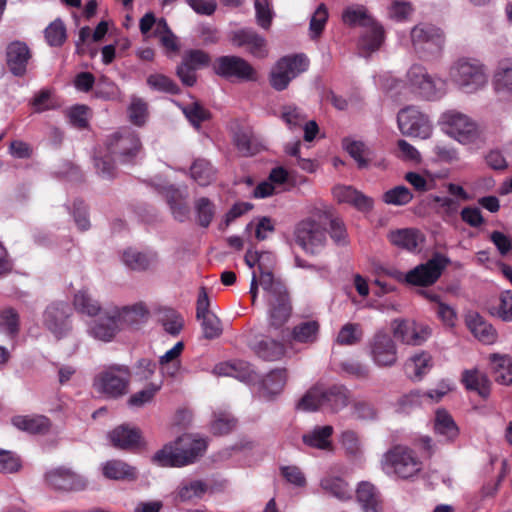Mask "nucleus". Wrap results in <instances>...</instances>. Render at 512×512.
Masks as SVG:
<instances>
[{
    "label": "nucleus",
    "mask_w": 512,
    "mask_h": 512,
    "mask_svg": "<svg viewBox=\"0 0 512 512\" xmlns=\"http://www.w3.org/2000/svg\"><path fill=\"white\" fill-rule=\"evenodd\" d=\"M268 254H259L258 251L247 250L244 261L249 268L257 266L259 283L264 291V298L268 306L269 324L274 328L282 327L291 315V304L286 286L269 271L264 265Z\"/></svg>",
    "instance_id": "1"
},
{
    "label": "nucleus",
    "mask_w": 512,
    "mask_h": 512,
    "mask_svg": "<svg viewBox=\"0 0 512 512\" xmlns=\"http://www.w3.org/2000/svg\"><path fill=\"white\" fill-rule=\"evenodd\" d=\"M207 442L190 434H184L174 443L158 450L152 460L162 467H182L194 463L206 450Z\"/></svg>",
    "instance_id": "2"
},
{
    "label": "nucleus",
    "mask_w": 512,
    "mask_h": 512,
    "mask_svg": "<svg viewBox=\"0 0 512 512\" xmlns=\"http://www.w3.org/2000/svg\"><path fill=\"white\" fill-rule=\"evenodd\" d=\"M342 21L348 26H361L366 29L358 42L361 54L366 56L379 49L384 41L383 27L368 14L363 5H351L342 12Z\"/></svg>",
    "instance_id": "3"
},
{
    "label": "nucleus",
    "mask_w": 512,
    "mask_h": 512,
    "mask_svg": "<svg viewBox=\"0 0 512 512\" xmlns=\"http://www.w3.org/2000/svg\"><path fill=\"white\" fill-rule=\"evenodd\" d=\"M452 82L465 93H475L488 83L486 66L477 59L460 58L449 70Z\"/></svg>",
    "instance_id": "4"
},
{
    "label": "nucleus",
    "mask_w": 512,
    "mask_h": 512,
    "mask_svg": "<svg viewBox=\"0 0 512 512\" xmlns=\"http://www.w3.org/2000/svg\"><path fill=\"white\" fill-rule=\"evenodd\" d=\"M410 40L414 52L420 59L432 60L441 55L445 44V35L439 27L422 22L411 29Z\"/></svg>",
    "instance_id": "5"
},
{
    "label": "nucleus",
    "mask_w": 512,
    "mask_h": 512,
    "mask_svg": "<svg viewBox=\"0 0 512 512\" xmlns=\"http://www.w3.org/2000/svg\"><path fill=\"white\" fill-rule=\"evenodd\" d=\"M406 82L413 93L426 100H439L446 94V81L430 75L421 64H413L408 69Z\"/></svg>",
    "instance_id": "6"
},
{
    "label": "nucleus",
    "mask_w": 512,
    "mask_h": 512,
    "mask_svg": "<svg viewBox=\"0 0 512 512\" xmlns=\"http://www.w3.org/2000/svg\"><path fill=\"white\" fill-rule=\"evenodd\" d=\"M439 124L447 135L461 144L473 143L480 136L477 123L456 109L443 112L439 118Z\"/></svg>",
    "instance_id": "7"
},
{
    "label": "nucleus",
    "mask_w": 512,
    "mask_h": 512,
    "mask_svg": "<svg viewBox=\"0 0 512 512\" xmlns=\"http://www.w3.org/2000/svg\"><path fill=\"white\" fill-rule=\"evenodd\" d=\"M130 369L125 365H110L94 378L93 386L107 398H119L127 393Z\"/></svg>",
    "instance_id": "8"
},
{
    "label": "nucleus",
    "mask_w": 512,
    "mask_h": 512,
    "mask_svg": "<svg viewBox=\"0 0 512 512\" xmlns=\"http://www.w3.org/2000/svg\"><path fill=\"white\" fill-rule=\"evenodd\" d=\"M382 466L387 474L406 479L416 475L421 470L422 463L413 450L397 445L384 454Z\"/></svg>",
    "instance_id": "9"
},
{
    "label": "nucleus",
    "mask_w": 512,
    "mask_h": 512,
    "mask_svg": "<svg viewBox=\"0 0 512 512\" xmlns=\"http://www.w3.org/2000/svg\"><path fill=\"white\" fill-rule=\"evenodd\" d=\"M309 61L303 54L284 56L272 67L269 82L276 91L285 90L289 83L308 68Z\"/></svg>",
    "instance_id": "10"
},
{
    "label": "nucleus",
    "mask_w": 512,
    "mask_h": 512,
    "mask_svg": "<svg viewBox=\"0 0 512 512\" xmlns=\"http://www.w3.org/2000/svg\"><path fill=\"white\" fill-rule=\"evenodd\" d=\"M295 241L306 253L318 254L327 242L326 229L312 218L300 221L294 230Z\"/></svg>",
    "instance_id": "11"
},
{
    "label": "nucleus",
    "mask_w": 512,
    "mask_h": 512,
    "mask_svg": "<svg viewBox=\"0 0 512 512\" xmlns=\"http://www.w3.org/2000/svg\"><path fill=\"white\" fill-rule=\"evenodd\" d=\"M368 355L380 368L392 367L397 363L398 351L393 338L384 331L376 332L367 343Z\"/></svg>",
    "instance_id": "12"
},
{
    "label": "nucleus",
    "mask_w": 512,
    "mask_h": 512,
    "mask_svg": "<svg viewBox=\"0 0 512 512\" xmlns=\"http://www.w3.org/2000/svg\"><path fill=\"white\" fill-rule=\"evenodd\" d=\"M141 149L138 135L129 128L122 129L110 136L107 151L119 162L128 163L135 158Z\"/></svg>",
    "instance_id": "13"
},
{
    "label": "nucleus",
    "mask_w": 512,
    "mask_h": 512,
    "mask_svg": "<svg viewBox=\"0 0 512 512\" xmlns=\"http://www.w3.org/2000/svg\"><path fill=\"white\" fill-rule=\"evenodd\" d=\"M397 123L403 135L427 139L432 134L433 126L429 117L414 106L401 109Z\"/></svg>",
    "instance_id": "14"
},
{
    "label": "nucleus",
    "mask_w": 512,
    "mask_h": 512,
    "mask_svg": "<svg viewBox=\"0 0 512 512\" xmlns=\"http://www.w3.org/2000/svg\"><path fill=\"white\" fill-rule=\"evenodd\" d=\"M450 260L442 254H435L426 263H422L405 274V282L414 286H429L441 276Z\"/></svg>",
    "instance_id": "15"
},
{
    "label": "nucleus",
    "mask_w": 512,
    "mask_h": 512,
    "mask_svg": "<svg viewBox=\"0 0 512 512\" xmlns=\"http://www.w3.org/2000/svg\"><path fill=\"white\" fill-rule=\"evenodd\" d=\"M72 310L68 303L63 301L53 302L46 307L43 312L42 322L44 327L61 339L68 335L72 329L71 325Z\"/></svg>",
    "instance_id": "16"
},
{
    "label": "nucleus",
    "mask_w": 512,
    "mask_h": 512,
    "mask_svg": "<svg viewBox=\"0 0 512 512\" xmlns=\"http://www.w3.org/2000/svg\"><path fill=\"white\" fill-rule=\"evenodd\" d=\"M214 72L226 79L239 81H255L257 73L252 65L238 56H220L213 64Z\"/></svg>",
    "instance_id": "17"
},
{
    "label": "nucleus",
    "mask_w": 512,
    "mask_h": 512,
    "mask_svg": "<svg viewBox=\"0 0 512 512\" xmlns=\"http://www.w3.org/2000/svg\"><path fill=\"white\" fill-rule=\"evenodd\" d=\"M396 339L407 345H422L431 336L428 325L418 323L411 319H395L391 324Z\"/></svg>",
    "instance_id": "18"
},
{
    "label": "nucleus",
    "mask_w": 512,
    "mask_h": 512,
    "mask_svg": "<svg viewBox=\"0 0 512 512\" xmlns=\"http://www.w3.org/2000/svg\"><path fill=\"white\" fill-rule=\"evenodd\" d=\"M47 484L55 490L80 491L87 486L86 478L70 467L59 466L45 474Z\"/></svg>",
    "instance_id": "19"
},
{
    "label": "nucleus",
    "mask_w": 512,
    "mask_h": 512,
    "mask_svg": "<svg viewBox=\"0 0 512 512\" xmlns=\"http://www.w3.org/2000/svg\"><path fill=\"white\" fill-rule=\"evenodd\" d=\"M231 40L235 46L245 47L256 58L262 59L268 55L265 38L251 28L235 31Z\"/></svg>",
    "instance_id": "20"
},
{
    "label": "nucleus",
    "mask_w": 512,
    "mask_h": 512,
    "mask_svg": "<svg viewBox=\"0 0 512 512\" xmlns=\"http://www.w3.org/2000/svg\"><path fill=\"white\" fill-rule=\"evenodd\" d=\"M30 58V49L24 42L14 41L7 46V66L14 76L22 77L26 74Z\"/></svg>",
    "instance_id": "21"
},
{
    "label": "nucleus",
    "mask_w": 512,
    "mask_h": 512,
    "mask_svg": "<svg viewBox=\"0 0 512 512\" xmlns=\"http://www.w3.org/2000/svg\"><path fill=\"white\" fill-rule=\"evenodd\" d=\"M465 323L473 336L485 345L496 342L498 334L496 329L479 313L470 311L465 316Z\"/></svg>",
    "instance_id": "22"
},
{
    "label": "nucleus",
    "mask_w": 512,
    "mask_h": 512,
    "mask_svg": "<svg viewBox=\"0 0 512 512\" xmlns=\"http://www.w3.org/2000/svg\"><path fill=\"white\" fill-rule=\"evenodd\" d=\"M351 396L350 390L341 384L323 387L324 408L338 413L351 404Z\"/></svg>",
    "instance_id": "23"
},
{
    "label": "nucleus",
    "mask_w": 512,
    "mask_h": 512,
    "mask_svg": "<svg viewBox=\"0 0 512 512\" xmlns=\"http://www.w3.org/2000/svg\"><path fill=\"white\" fill-rule=\"evenodd\" d=\"M492 84L500 97L512 96V58H505L498 62L494 71Z\"/></svg>",
    "instance_id": "24"
},
{
    "label": "nucleus",
    "mask_w": 512,
    "mask_h": 512,
    "mask_svg": "<svg viewBox=\"0 0 512 512\" xmlns=\"http://www.w3.org/2000/svg\"><path fill=\"white\" fill-rule=\"evenodd\" d=\"M120 329L124 327L137 328L148 319V310L142 304L138 303L133 306H126L113 311Z\"/></svg>",
    "instance_id": "25"
},
{
    "label": "nucleus",
    "mask_w": 512,
    "mask_h": 512,
    "mask_svg": "<svg viewBox=\"0 0 512 512\" xmlns=\"http://www.w3.org/2000/svg\"><path fill=\"white\" fill-rule=\"evenodd\" d=\"M333 195L339 203H349L360 211H369L373 207L371 198L351 186L338 185L333 188Z\"/></svg>",
    "instance_id": "26"
},
{
    "label": "nucleus",
    "mask_w": 512,
    "mask_h": 512,
    "mask_svg": "<svg viewBox=\"0 0 512 512\" xmlns=\"http://www.w3.org/2000/svg\"><path fill=\"white\" fill-rule=\"evenodd\" d=\"M123 264L134 271H145L156 265L158 256L155 252H142L134 248L126 249L122 254Z\"/></svg>",
    "instance_id": "27"
},
{
    "label": "nucleus",
    "mask_w": 512,
    "mask_h": 512,
    "mask_svg": "<svg viewBox=\"0 0 512 512\" xmlns=\"http://www.w3.org/2000/svg\"><path fill=\"white\" fill-rule=\"evenodd\" d=\"M120 330V325L112 313L111 315H103L94 320L89 326V334L100 341H111L117 332Z\"/></svg>",
    "instance_id": "28"
},
{
    "label": "nucleus",
    "mask_w": 512,
    "mask_h": 512,
    "mask_svg": "<svg viewBox=\"0 0 512 512\" xmlns=\"http://www.w3.org/2000/svg\"><path fill=\"white\" fill-rule=\"evenodd\" d=\"M234 144L242 156H252L263 147L260 138L250 128H239L234 133Z\"/></svg>",
    "instance_id": "29"
},
{
    "label": "nucleus",
    "mask_w": 512,
    "mask_h": 512,
    "mask_svg": "<svg viewBox=\"0 0 512 512\" xmlns=\"http://www.w3.org/2000/svg\"><path fill=\"white\" fill-rule=\"evenodd\" d=\"M333 432L334 428L331 425L315 426L302 435V441L310 448L331 450Z\"/></svg>",
    "instance_id": "30"
},
{
    "label": "nucleus",
    "mask_w": 512,
    "mask_h": 512,
    "mask_svg": "<svg viewBox=\"0 0 512 512\" xmlns=\"http://www.w3.org/2000/svg\"><path fill=\"white\" fill-rule=\"evenodd\" d=\"M320 487L324 493L340 501L352 498V489L345 479L334 474H327L320 480Z\"/></svg>",
    "instance_id": "31"
},
{
    "label": "nucleus",
    "mask_w": 512,
    "mask_h": 512,
    "mask_svg": "<svg viewBox=\"0 0 512 512\" xmlns=\"http://www.w3.org/2000/svg\"><path fill=\"white\" fill-rule=\"evenodd\" d=\"M111 444L118 449L129 450L140 442V432L128 425H120L109 433Z\"/></svg>",
    "instance_id": "32"
},
{
    "label": "nucleus",
    "mask_w": 512,
    "mask_h": 512,
    "mask_svg": "<svg viewBox=\"0 0 512 512\" xmlns=\"http://www.w3.org/2000/svg\"><path fill=\"white\" fill-rule=\"evenodd\" d=\"M432 357L422 351L411 356L405 363V373L413 380H421L432 368Z\"/></svg>",
    "instance_id": "33"
},
{
    "label": "nucleus",
    "mask_w": 512,
    "mask_h": 512,
    "mask_svg": "<svg viewBox=\"0 0 512 512\" xmlns=\"http://www.w3.org/2000/svg\"><path fill=\"white\" fill-rule=\"evenodd\" d=\"M254 353L265 361H277L285 354V346L282 342L271 338H262L252 344Z\"/></svg>",
    "instance_id": "34"
},
{
    "label": "nucleus",
    "mask_w": 512,
    "mask_h": 512,
    "mask_svg": "<svg viewBox=\"0 0 512 512\" xmlns=\"http://www.w3.org/2000/svg\"><path fill=\"white\" fill-rule=\"evenodd\" d=\"M388 239L394 246L407 251H415L422 241V235L416 229L403 228L389 232Z\"/></svg>",
    "instance_id": "35"
},
{
    "label": "nucleus",
    "mask_w": 512,
    "mask_h": 512,
    "mask_svg": "<svg viewBox=\"0 0 512 512\" xmlns=\"http://www.w3.org/2000/svg\"><path fill=\"white\" fill-rule=\"evenodd\" d=\"M184 350V343L177 342L170 350L159 358V368L163 376L175 377L181 368L180 355Z\"/></svg>",
    "instance_id": "36"
},
{
    "label": "nucleus",
    "mask_w": 512,
    "mask_h": 512,
    "mask_svg": "<svg viewBox=\"0 0 512 512\" xmlns=\"http://www.w3.org/2000/svg\"><path fill=\"white\" fill-rule=\"evenodd\" d=\"M434 430L443 441H453L459 434L458 426L452 416L443 409H438L434 418Z\"/></svg>",
    "instance_id": "37"
},
{
    "label": "nucleus",
    "mask_w": 512,
    "mask_h": 512,
    "mask_svg": "<svg viewBox=\"0 0 512 512\" xmlns=\"http://www.w3.org/2000/svg\"><path fill=\"white\" fill-rule=\"evenodd\" d=\"M13 426L17 429L31 433L41 434L48 431L50 427V421L47 417L42 415L35 416H14L11 419Z\"/></svg>",
    "instance_id": "38"
},
{
    "label": "nucleus",
    "mask_w": 512,
    "mask_h": 512,
    "mask_svg": "<svg viewBox=\"0 0 512 512\" xmlns=\"http://www.w3.org/2000/svg\"><path fill=\"white\" fill-rule=\"evenodd\" d=\"M103 475L112 480H134L136 468L121 460H109L102 465Z\"/></svg>",
    "instance_id": "39"
},
{
    "label": "nucleus",
    "mask_w": 512,
    "mask_h": 512,
    "mask_svg": "<svg viewBox=\"0 0 512 512\" xmlns=\"http://www.w3.org/2000/svg\"><path fill=\"white\" fill-rule=\"evenodd\" d=\"M343 148L356 161L358 168H367L372 160V151L362 142L345 138L342 141Z\"/></svg>",
    "instance_id": "40"
},
{
    "label": "nucleus",
    "mask_w": 512,
    "mask_h": 512,
    "mask_svg": "<svg viewBox=\"0 0 512 512\" xmlns=\"http://www.w3.org/2000/svg\"><path fill=\"white\" fill-rule=\"evenodd\" d=\"M462 383L467 390L476 391L483 398L489 395V380L485 374L477 369L464 370L462 373Z\"/></svg>",
    "instance_id": "41"
},
{
    "label": "nucleus",
    "mask_w": 512,
    "mask_h": 512,
    "mask_svg": "<svg viewBox=\"0 0 512 512\" xmlns=\"http://www.w3.org/2000/svg\"><path fill=\"white\" fill-rule=\"evenodd\" d=\"M320 325L316 320H305L292 329L291 336L295 342L312 344L317 341Z\"/></svg>",
    "instance_id": "42"
},
{
    "label": "nucleus",
    "mask_w": 512,
    "mask_h": 512,
    "mask_svg": "<svg viewBox=\"0 0 512 512\" xmlns=\"http://www.w3.org/2000/svg\"><path fill=\"white\" fill-rule=\"evenodd\" d=\"M490 362L495 373L496 381L508 385L512 383V359L508 355L494 353Z\"/></svg>",
    "instance_id": "43"
},
{
    "label": "nucleus",
    "mask_w": 512,
    "mask_h": 512,
    "mask_svg": "<svg viewBox=\"0 0 512 512\" xmlns=\"http://www.w3.org/2000/svg\"><path fill=\"white\" fill-rule=\"evenodd\" d=\"M356 494L357 500L364 512H381L378 495L372 484L362 482L359 484Z\"/></svg>",
    "instance_id": "44"
},
{
    "label": "nucleus",
    "mask_w": 512,
    "mask_h": 512,
    "mask_svg": "<svg viewBox=\"0 0 512 512\" xmlns=\"http://www.w3.org/2000/svg\"><path fill=\"white\" fill-rule=\"evenodd\" d=\"M296 408L304 412H313L319 408H324L323 387L316 385L310 388L299 399Z\"/></svg>",
    "instance_id": "45"
},
{
    "label": "nucleus",
    "mask_w": 512,
    "mask_h": 512,
    "mask_svg": "<svg viewBox=\"0 0 512 512\" xmlns=\"http://www.w3.org/2000/svg\"><path fill=\"white\" fill-rule=\"evenodd\" d=\"M158 321L163 329L172 336L178 335L184 325L182 316L171 308L160 309L158 312Z\"/></svg>",
    "instance_id": "46"
},
{
    "label": "nucleus",
    "mask_w": 512,
    "mask_h": 512,
    "mask_svg": "<svg viewBox=\"0 0 512 512\" xmlns=\"http://www.w3.org/2000/svg\"><path fill=\"white\" fill-rule=\"evenodd\" d=\"M339 443L349 457L358 458L363 453L362 441L354 430H343L339 434Z\"/></svg>",
    "instance_id": "47"
},
{
    "label": "nucleus",
    "mask_w": 512,
    "mask_h": 512,
    "mask_svg": "<svg viewBox=\"0 0 512 512\" xmlns=\"http://www.w3.org/2000/svg\"><path fill=\"white\" fill-rule=\"evenodd\" d=\"M287 380L285 369H276L271 371L262 380V390L264 395L273 396L279 394L284 388Z\"/></svg>",
    "instance_id": "48"
},
{
    "label": "nucleus",
    "mask_w": 512,
    "mask_h": 512,
    "mask_svg": "<svg viewBox=\"0 0 512 512\" xmlns=\"http://www.w3.org/2000/svg\"><path fill=\"white\" fill-rule=\"evenodd\" d=\"M216 171L205 159H197L191 166V176L200 185L207 186L215 179Z\"/></svg>",
    "instance_id": "49"
},
{
    "label": "nucleus",
    "mask_w": 512,
    "mask_h": 512,
    "mask_svg": "<svg viewBox=\"0 0 512 512\" xmlns=\"http://www.w3.org/2000/svg\"><path fill=\"white\" fill-rule=\"evenodd\" d=\"M73 304L78 312L88 316H94L100 311L98 301L85 289L79 290L75 294Z\"/></svg>",
    "instance_id": "50"
},
{
    "label": "nucleus",
    "mask_w": 512,
    "mask_h": 512,
    "mask_svg": "<svg viewBox=\"0 0 512 512\" xmlns=\"http://www.w3.org/2000/svg\"><path fill=\"white\" fill-rule=\"evenodd\" d=\"M363 331L358 323H346L340 329L336 343L341 346H352L361 341Z\"/></svg>",
    "instance_id": "51"
},
{
    "label": "nucleus",
    "mask_w": 512,
    "mask_h": 512,
    "mask_svg": "<svg viewBox=\"0 0 512 512\" xmlns=\"http://www.w3.org/2000/svg\"><path fill=\"white\" fill-rule=\"evenodd\" d=\"M47 43L52 47H60L67 38L66 27L61 19H55L44 31Z\"/></svg>",
    "instance_id": "52"
},
{
    "label": "nucleus",
    "mask_w": 512,
    "mask_h": 512,
    "mask_svg": "<svg viewBox=\"0 0 512 512\" xmlns=\"http://www.w3.org/2000/svg\"><path fill=\"white\" fill-rule=\"evenodd\" d=\"M412 198L413 194L411 191L403 185L387 190L382 196L384 203L395 206L406 205L412 200Z\"/></svg>",
    "instance_id": "53"
},
{
    "label": "nucleus",
    "mask_w": 512,
    "mask_h": 512,
    "mask_svg": "<svg viewBox=\"0 0 512 512\" xmlns=\"http://www.w3.org/2000/svg\"><path fill=\"white\" fill-rule=\"evenodd\" d=\"M195 211L198 224L203 228H207L215 215L214 204L206 197L199 198L195 202Z\"/></svg>",
    "instance_id": "54"
},
{
    "label": "nucleus",
    "mask_w": 512,
    "mask_h": 512,
    "mask_svg": "<svg viewBox=\"0 0 512 512\" xmlns=\"http://www.w3.org/2000/svg\"><path fill=\"white\" fill-rule=\"evenodd\" d=\"M425 402V395L420 390H412L402 395L397 400V411L410 413L413 409L420 407Z\"/></svg>",
    "instance_id": "55"
},
{
    "label": "nucleus",
    "mask_w": 512,
    "mask_h": 512,
    "mask_svg": "<svg viewBox=\"0 0 512 512\" xmlns=\"http://www.w3.org/2000/svg\"><path fill=\"white\" fill-rule=\"evenodd\" d=\"M128 116L131 123L143 126L148 117L147 103L141 98L133 97L128 107Z\"/></svg>",
    "instance_id": "56"
},
{
    "label": "nucleus",
    "mask_w": 512,
    "mask_h": 512,
    "mask_svg": "<svg viewBox=\"0 0 512 512\" xmlns=\"http://www.w3.org/2000/svg\"><path fill=\"white\" fill-rule=\"evenodd\" d=\"M215 371L219 375L234 376L241 381L252 380V370L246 363H238L233 365H220L215 368Z\"/></svg>",
    "instance_id": "57"
},
{
    "label": "nucleus",
    "mask_w": 512,
    "mask_h": 512,
    "mask_svg": "<svg viewBox=\"0 0 512 512\" xmlns=\"http://www.w3.org/2000/svg\"><path fill=\"white\" fill-rule=\"evenodd\" d=\"M282 120L292 130L294 128L302 127L306 121V114L299 107L289 104L282 108Z\"/></svg>",
    "instance_id": "58"
},
{
    "label": "nucleus",
    "mask_w": 512,
    "mask_h": 512,
    "mask_svg": "<svg viewBox=\"0 0 512 512\" xmlns=\"http://www.w3.org/2000/svg\"><path fill=\"white\" fill-rule=\"evenodd\" d=\"M30 105L35 113H42L59 107L58 103L52 97L51 91L47 89H43L35 94Z\"/></svg>",
    "instance_id": "59"
},
{
    "label": "nucleus",
    "mask_w": 512,
    "mask_h": 512,
    "mask_svg": "<svg viewBox=\"0 0 512 512\" xmlns=\"http://www.w3.org/2000/svg\"><path fill=\"white\" fill-rule=\"evenodd\" d=\"M182 110L189 122L196 128L210 118V112L198 102L187 104Z\"/></svg>",
    "instance_id": "60"
},
{
    "label": "nucleus",
    "mask_w": 512,
    "mask_h": 512,
    "mask_svg": "<svg viewBox=\"0 0 512 512\" xmlns=\"http://www.w3.org/2000/svg\"><path fill=\"white\" fill-rule=\"evenodd\" d=\"M147 84L154 90L178 94L180 89L178 85L169 77L162 74H153L147 78Z\"/></svg>",
    "instance_id": "61"
},
{
    "label": "nucleus",
    "mask_w": 512,
    "mask_h": 512,
    "mask_svg": "<svg viewBox=\"0 0 512 512\" xmlns=\"http://www.w3.org/2000/svg\"><path fill=\"white\" fill-rule=\"evenodd\" d=\"M201 324V328L203 331V336L206 339H215L218 338L222 333L221 322L219 318L214 314H206L201 316V319H198Z\"/></svg>",
    "instance_id": "62"
},
{
    "label": "nucleus",
    "mask_w": 512,
    "mask_h": 512,
    "mask_svg": "<svg viewBox=\"0 0 512 512\" xmlns=\"http://www.w3.org/2000/svg\"><path fill=\"white\" fill-rule=\"evenodd\" d=\"M236 426V420L227 412L215 414V419L211 424V431L215 435H224L231 432Z\"/></svg>",
    "instance_id": "63"
},
{
    "label": "nucleus",
    "mask_w": 512,
    "mask_h": 512,
    "mask_svg": "<svg viewBox=\"0 0 512 512\" xmlns=\"http://www.w3.org/2000/svg\"><path fill=\"white\" fill-rule=\"evenodd\" d=\"M327 20L328 10L325 4L322 3L317 7L310 20L309 30L312 39H316L321 35Z\"/></svg>",
    "instance_id": "64"
}]
</instances>
